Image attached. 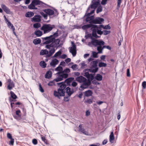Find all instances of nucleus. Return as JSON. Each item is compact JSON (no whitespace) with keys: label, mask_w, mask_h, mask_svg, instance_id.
Returning a JSON list of instances; mask_svg holds the SVG:
<instances>
[{"label":"nucleus","mask_w":146,"mask_h":146,"mask_svg":"<svg viewBox=\"0 0 146 146\" xmlns=\"http://www.w3.org/2000/svg\"><path fill=\"white\" fill-rule=\"evenodd\" d=\"M58 36V31H57L53 35L48 36L42 37V42L43 44H46L45 48L47 49H50L52 48L48 52L47 56L50 57L55 52V48H57L60 46L59 44L60 42L59 39H55Z\"/></svg>","instance_id":"f257e3e1"},{"label":"nucleus","mask_w":146,"mask_h":146,"mask_svg":"<svg viewBox=\"0 0 146 146\" xmlns=\"http://www.w3.org/2000/svg\"><path fill=\"white\" fill-rule=\"evenodd\" d=\"M105 44V42L101 39H93L91 42L88 43V45L90 46L97 47L98 53L99 54H102L103 53V46Z\"/></svg>","instance_id":"f03ea898"},{"label":"nucleus","mask_w":146,"mask_h":146,"mask_svg":"<svg viewBox=\"0 0 146 146\" xmlns=\"http://www.w3.org/2000/svg\"><path fill=\"white\" fill-rule=\"evenodd\" d=\"M44 11H40V14L43 16L44 19L46 20L47 18L48 15L50 16H52L53 17L57 16L58 14V13L57 10L55 9L54 11L50 9H47L43 10Z\"/></svg>","instance_id":"7ed1b4c3"},{"label":"nucleus","mask_w":146,"mask_h":146,"mask_svg":"<svg viewBox=\"0 0 146 146\" xmlns=\"http://www.w3.org/2000/svg\"><path fill=\"white\" fill-rule=\"evenodd\" d=\"M75 80L79 83H82L81 87L84 88H88L90 85V82L82 76L76 77Z\"/></svg>","instance_id":"20e7f679"},{"label":"nucleus","mask_w":146,"mask_h":146,"mask_svg":"<svg viewBox=\"0 0 146 146\" xmlns=\"http://www.w3.org/2000/svg\"><path fill=\"white\" fill-rule=\"evenodd\" d=\"M92 4L90 5V7H89L87 9V11L88 12L90 8L94 9L92 10L90 13H88L85 15L86 17H90L91 15L93 13L95 9L100 4V0H93L92 1Z\"/></svg>","instance_id":"39448f33"},{"label":"nucleus","mask_w":146,"mask_h":146,"mask_svg":"<svg viewBox=\"0 0 146 146\" xmlns=\"http://www.w3.org/2000/svg\"><path fill=\"white\" fill-rule=\"evenodd\" d=\"M93 28L92 31V36L94 37L97 38L99 36L97 35V33L100 35H102L103 33V31H102V28L99 26V25H94L93 27Z\"/></svg>","instance_id":"423d86ee"},{"label":"nucleus","mask_w":146,"mask_h":146,"mask_svg":"<svg viewBox=\"0 0 146 146\" xmlns=\"http://www.w3.org/2000/svg\"><path fill=\"white\" fill-rule=\"evenodd\" d=\"M98 63V62L97 60L92 61L90 62V68L89 69L90 72L96 73L97 72L98 70L97 65Z\"/></svg>","instance_id":"0eeeda50"},{"label":"nucleus","mask_w":146,"mask_h":146,"mask_svg":"<svg viewBox=\"0 0 146 146\" xmlns=\"http://www.w3.org/2000/svg\"><path fill=\"white\" fill-rule=\"evenodd\" d=\"M56 78L55 79L56 82L60 81L63 80V78H66L68 76V74L66 73H62L58 72L56 74Z\"/></svg>","instance_id":"6e6552de"},{"label":"nucleus","mask_w":146,"mask_h":146,"mask_svg":"<svg viewBox=\"0 0 146 146\" xmlns=\"http://www.w3.org/2000/svg\"><path fill=\"white\" fill-rule=\"evenodd\" d=\"M54 27V26L52 27L50 24H44L41 27V29L43 31L44 33H46L50 32Z\"/></svg>","instance_id":"1a4fd4ad"},{"label":"nucleus","mask_w":146,"mask_h":146,"mask_svg":"<svg viewBox=\"0 0 146 146\" xmlns=\"http://www.w3.org/2000/svg\"><path fill=\"white\" fill-rule=\"evenodd\" d=\"M65 92L64 91H62L58 89L57 91L54 90V96L56 97H57L59 99H60V97L63 96H64Z\"/></svg>","instance_id":"9d476101"},{"label":"nucleus","mask_w":146,"mask_h":146,"mask_svg":"<svg viewBox=\"0 0 146 146\" xmlns=\"http://www.w3.org/2000/svg\"><path fill=\"white\" fill-rule=\"evenodd\" d=\"M72 47L70 48V52L72 53L73 56H75L76 54V46L73 42H71Z\"/></svg>","instance_id":"9b49d317"},{"label":"nucleus","mask_w":146,"mask_h":146,"mask_svg":"<svg viewBox=\"0 0 146 146\" xmlns=\"http://www.w3.org/2000/svg\"><path fill=\"white\" fill-rule=\"evenodd\" d=\"M104 19L103 18L99 17L96 18L90 22L91 23L95 24H101L102 22L104 21Z\"/></svg>","instance_id":"f8f14e48"},{"label":"nucleus","mask_w":146,"mask_h":146,"mask_svg":"<svg viewBox=\"0 0 146 146\" xmlns=\"http://www.w3.org/2000/svg\"><path fill=\"white\" fill-rule=\"evenodd\" d=\"M8 83L7 88L9 90H11L13 88L15 87V85L11 79H9L7 80Z\"/></svg>","instance_id":"ddd939ff"},{"label":"nucleus","mask_w":146,"mask_h":146,"mask_svg":"<svg viewBox=\"0 0 146 146\" xmlns=\"http://www.w3.org/2000/svg\"><path fill=\"white\" fill-rule=\"evenodd\" d=\"M79 130L80 131L86 135H90V134L86 131L82 126V124H80L78 126Z\"/></svg>","instance_id":"4468645a"},{"label":"nucleus","mask_w":146,"mask_h":146,"mask_svg":"<svg viewBox=\"0 0 146 146\" xmlns=\"http://www.w3.org/2000/svg\"><path fill=\"white\" fill-rule=\"evenodd\" d=\"M32 3H33L35 6L38 5V7L44 6L45 5V3L39 0H33L32 1Z\"/></svg>","instance_id":"2eb2a0df"},{"label":"nucleus","mask_w":146,"mask_h":146,"mask_svg":"<svg viewBox=\"0 0 146 146\" xmlns=\"http://www.w3.org/2000/svg\"><path fill=\"white\" fill-rule=\"evenodd\" d=\"M41 21V17L39 15H35L31 19V21L33 22H40Z\"/></svg>","instance_id":"dca6fc26"},{"label":"nucleus","mask_w":146,"mask_h":146,"mask_svg":"<svg viewBox=\"0 0 146 146\" xmlns=\"http://www.w3.org/2000/svg\"><path fill=\"white\" fill-rule=\"evenodd\" d=\"M94 26V25L92 24H87L83 25L82 26V28L84 30H87L88 29L91 28V30L92 31L93 28V27Z\"/></svg>","instance_id":"f3484780"},{"label":"nucleus","mask_w":146,"mask_h":146,"mask_svg":"<svg viewBox=\"0 0 146 146\" xmlns=\"http://www.w3.org/2000/svg\"><path fill=\"white\" fill-rule=\"evenodd\" d=\"M1 7L4 11L7 14H10L11 13L9 8L4 4H2Z\"/></svg>","instance_id":"a211bd4d"},{"label":"nucleus","mask_w":146,"mask_h":146,"mask_svg":"<svg viewBox=\"0 0 146 146\" xmlns=\"http://www.w3.org/2000/svg\"><path fill=\"white\" fill-rule=\"evenodd\" d=\"M58 85L60 87L59 88L60 90L62 91H64L65 88L66 87V85L65 84V82H61L58 83H57Z\"/></svg>","instance_id":"6ab92c4d"},{"label":"nucleus","mask_w":146,"mask_h":146,"mask_svg":"<svg viewBox=\"0 0 146 146\" xmlns=\"http://www.w3.org/2000/svg\"><path fill=\"white\" fill-rule=\"evenodd\" d=\"M66 93L69 96H70L74 92L73 90L71 89L70 87H68L65 89Z\"/></svg>","instance_id":"aec40b11"},{"label":"nucleus","mask_w":146,"mask_h":146,"mask_svg":"<svg viewBox=\"0 0 146 146\" xmlns=\"http://www.w3.org/2000/svg\"><path fill=\"white\" fill-rule=\"evenodd\" d=\"M59 62L58 60L56 58L52 60L50 63V64L52 66L54 67L56 66L57 64Z\"/></svg>","instance_id":"412c9836"},{"label":"nucleus","mask_w":146,"mask_h":146,"mask_svg":"<svg viewBox=\"0 0 146 146\" xmlns=\"http://www.w3.org/2000/svg\"><path fill=\"white\" fill-rule=\"evenodd\" d=\"M94 18V15L90 17H86V18L85 19V21L86 22H89L90 24H92V23H91L90 22L92 21Z\"/></svg>","instance_id":"4be33fe9"},{"label":"nucleus","mask_w":146,"mask_h":146,"mask_svg":"<svg viewBox=\"0 0 146 146\" xmlns=\"http://www.w3.org/2000/svg\"><path fill=\"white\" fill-rule=\"evenodd\" d=\"M114 139V136L113 134V132H111V134L110 136V142L113 143V141Z\"/></svg>","instance_id":"5701e85b"},{"label":"nucleus","mask_w":146,"mask_h":146,"mask_svg":"<svg viewBox=\"0 0 146 146\" xmlns=\"http://www.w3.org/2000/svg\"><path fill=\"white\" fill-rule=\"evenodd\" d=\"M84 94L85 96L89 97L92 95V93L91 90H88L84 92Z\"/></svg>","instance_id":"b1692460"},{"label":"nucleus","mask_w":146,"mask_h":146,"mask_svg":"<svg viewBox=\"0 0 146 146\" xmlns=\"http://www.w3.org/2000/svg\"><path fill=\"white\" fill-rule=\"evenodd\" d=\"M95 79L97 81H100L102 80V76L100 74H97L95 76Z\"/></svg>","instance_id":"393cba45"},{"label":"nucleus","mask_w":146,"mask_h":146,"mask_svg":"<svg viewBox=\"0 0 146 146\" xmlns=\"http://www.w3.org/2000/svg\"><path fill=\"white\" fill-rule=\"evenodd\" d=\"M41 42V40L39 38L35 39L33 41V43L35 45L40 44Z\"/></svg>","instance_id":"a878e982"},{"label":"nucleus","mask_w":146,"mask_h":146,"mask_svg":"<svg viewBox=\"0 0 146 146\" xmlns=\"http://www.w3.org/2000/svg\"><path fill=\"white\" fill-rule=\"evenodd\" d=\"M52 76L51 71L50 70L48 71L45 75V78H50Z\"/></svg>","instance_id":"bb28decb"},{"label":"nucleus","mask_w":146,"mask_h":146,"mask_svg":"<svg viewBox=\"0 0 146 146\" xmlns=\"http://www.w3.org/2000/svg\"><path fill=\"white\" fill-rule=\"evenodd\" d=\"M28 8L31 9H37V8L35 7V6L33 3H32V2L31 4L28 6Z\"/></svg>","instance_id":"cd10ccee"},{"label":"nucleus","mask_w":146,"mask_h":146,"mask_svg":"<svg viewBox=\"0 0 146 146\" xmlns=\"http://www.w3.org/2000/svg\"><path fill=\"white\" fill-rule=\"evenodd\" d=\"M34 15V13L32 12H28L25 14V16L26 17H30Z\"/></svg>","instance_id":"c85d7f7f"},{"label":"nucleus","mask_w":146,"mask_h":146,"mask_svg":"<svg viewBox=\"0 0 146 146\" xmlns=\"http://www.w3.org/2000/svg\"><path fill=\"white\" fill-rule=\"evenodd\" d=\"M74 79V78L73 77H70L66 79L64 82L66 83L67 84L70 83Z\"/></svg>","instance_id":"c756f323"},{"label":"nucleus","mask_w":146,"mask_h":146,"mask_svg":"<svg viewBox=\"0 0 146 146\" xmlns=\"http://www.w3.org/2000/svg\"><path fill=\"white\" fill-rule=\"evenodd\" d=\"M34 33L35 35L37 37H40L42 35V32L39 30L35 31Z\"/></svg>","instance_id":"7c9ffc66"},{"label":"nucleus","mask_w":146,"mask_h":146,"mask_svg":"<svg viewBox=\"0 0 146 146\" xmlns=\"http://www.w3.org/2000/svg\"><path fill=\"white\" fill-rule=\"evenodd\" d=\"M87 78L88 79L87 80H89L91 82V81L94 78V75H93L92 74H90Z\"/></svg>","instance_id":"2f4dec72"},{"label":"nucleus","mask_w":146,"mask_h":146,"mask_svg":"<svg viewBox=\"0 0 146 146\" xmlns=\"http://www.w3.org/2000/svg\"><path fill=\"white\" fill-rule=\"evenodd\" d=\"M48 53V51L47 50H42L40 52V54L42 55H47Z\"/></svg>","instance_id":"473e14b6"},{"label":"nucleus","mask_w":146,"mask_h":146,"mask_svg":"<svg viewBox=\"0 0 146 146\" xmlns=\"http://www.w3.org/2000/svg\"><path fill=\"white\" fill-rule=\"evenodd\" d=\"M11 95V98H12L13 99H15L17 98V96L12 91H11L10 92Z\"/></svg>","instance_id":"72a5a7b5"},{"label":"nucleus","mask_w":146,"mask_h":146,"mask_svg":"<svg viewBox=\"0 0 146 146\" xmlns=\"http://www.w3.org/2000/svg\"><path fill=\"white\" fill-rule=\"evenodd\" d=\"M39 64L43 68H45L46 67V64L44 61H40V62Z\"/></svg>","instance_id":"f704fd0d"},{"label":"nucleus","mask_w":146,"mask_h":146,"mask_svg":"<svg viewBox=\"0 0 146 146\" xmlns=\"http://www.w3.org/2000/svg\"><path fill=\"white\" fill-rule=\"evenodd\" d=\"M56 82L55 79L52 81H50L48 84V85L49 86H52L55 85V82Z\"/></svg>","instance_id":"c9c22d12"},{"label":"nucleus","mask_w":146,"mask_h":146,"mask_svg":"<svg viewBox=\"0 0 146 146\" xmlns=\"http://www.w3.org/2000/svg\"><path fill=\"white\" fill-rule=\"evenodd\" d=\"M99 26L105 29H110L109 25H107L105 26H104L103 25H99Z\"/></svg>","instance_id":"e433bc0d"},{"label":"nucleus","mask_w":146,"mask_h":146,"mask_svg":"<svg viewBox=\"0 0 146 146\" xmlns=\"http://www.w3.org/2000/svg\"><path fill=\"white\" fill-rule=\"evenodd\" d=\"M55 70L58 71V72L62 73L63 71V68L61 66H58L56 68Z\"/></svg>","instance_id":"4c0bfd02"},{"label":"nucleus","mask_w":146,"mask_h":146,"mask_svg":"<svg viewBox=\"0 0 146 146\" xmlns=\"http://www.w3.org/2000/svg\"><path fill=\"white\" fill-rule=\"evenodd\" d=\"M62 53V51L60 50L57 52H56L53 56V57H56L57 56L60 55Z\"/></svg>","instance_id":"58836bf2"},{"label":"nucleus","mask_w":146,"mask_h":146,"mask_svg":"<svg viewBox=\"0 0 146 146\" xmlns=\"http://www.w3.org/2000/svg\"><path fill=\"white\" fill-rule=\"evenodd\" d=\"M107 66V64L103 62H100L98 64V66L101 67H105Z\"/></svg>","instance_id":"ea45409f"},{"label":"nucleus","mask_w":146,"mask_h":146,"mask_svg":"<svg viewBox=\"0 0 146 146\" xmlns=\"http://www.w3.org/2000/svg\"><path fill=\"white\" fill-rule=\"evenodd\" d=\"M93 99H88L84 101V103L91 104L92 103Z\"/></svg>","instance_id":"a19ab883"},{"label":"nucleus","mask_w":146,"mask_h":146,"mask_svg":"<svg viewBox=\"0 0 146 146\" xmlns=\"http://www.w3.org/2000/svg\"><path fill=\"white\" fill-rule=\"evenodd\" d=\"M70 72V70L69 68H66L63 70L62 73H66L68 74V73Z\"/></svg>","instance_id":"79ce46f5"},{"label":"nucleus","mask_w":146,"mask_h":146,"mask_svg":"<svg viewBox=\"0 0 146 146\" xmlns=\"http://www.w3.org/2000/svg\"><path fill=\"white\" fill-rule=\"evenodd\" d=\"M41 138L42 141H43L45 144H47L48 143L47 140L46 139L45 137L41 135Z\"/></svg>","instance_id":"37998d69"},{"label":"nucleus","mask_w":146,"mask_h":146,"mask_svg":"<svg viewBox=\"0 0 146 146\" xmlns=\"http://www.w3.org/2000/svg\"><path fill=\"white\" fill-rule=\"evenodd\" d=\"M33 26L34 28H38L40 27L41 25L40 23H37L34 24Z\"/></svg>","instance_id":"c03bdc74"},{"label":"nucleus","mask_w":146,"mask_h":146,"mask_svg":"<svg viewBox=\"0 0 146 146\" xmlns=\"http://www.w3.org/2000/svg\"><path fill=\"white\" fill-rule=\"evenodd\" d=\"M92 35L91 34H88L87 35H86L85 36V38L86 39H87L88 38H90L91 39H92V40L93 39H94L92 37Z\"/></svg>","instance_id":"a18cd8bd"},{"label":"nucleus","mask_w":146,"mask_h":146,"mask_svg":"<svg viewBox=\"0 0 146 146\" xmlns=\"http://www.w3.org/2000/svg\"><path fill=\"white\" fill-rule=\"evenodd\" d=\"M102 7L101 6L98 7L96 11V13H98L101 12L102 11Z\"/></svg>","instance_id":"49530a36"},{"label":"nucleus","mask_w":146,"mask_h":146,"mask_svg":"<svg viewBox=\"0 0 146 146\" xmlns=\"http://www.w3.org/2000/svg\"><path fill=\"white\" fill-rule=\"evenodd\" d=\"M16 115H18L19 116L21 117V111L20 110H18L16 111L15 112Z\"/></svg>","instance_id":"de8ad7c7"},{"label":"nucleus","mask_w":146,"mask_h":146,"mask_svg":"<svg viewBox=\"0 0 146 146\" xmlns=\"http://www.w3.org/2000/svg\"><path fill=\"white\" fill-rule=\"evenodd\" d=\"M74 76V77H79L80 76V73L78 72H75L73 73Z\"/></svg>","instance_id":"09e8293b"},{"label":"nucleus","mask_w":146,"mask_h":146,"mask_svg":"<svg viewBox=\"0 0 146 146\" xmlns=\"http://www.w3.org/2000/svg\"><path fill=\"white\" fill-rule=\"evenodd\" d=\"M98 52H92V55L93 56L94 58H97L98 57Z\"/></svg>","instance_id":"8fccbe9b"},{"label":"nucleus","mask_w":146,"mask_h":146,"mask_svg":"<svg viewBox=\"0 0 146 146\" xmlns=\"http://www.w3.org/2000/svg\"><path fill=\"white\" fill-rule=\"evenodd\" d=\"M14 118L18 120H19L20 119L21 117L18 115H15V114H12Z\"/></svg>","instance_id":"3c124183"},{"label":"nucleus","mask_w":146,"mask_h":146,"mask_svg":"<svg viewBox=\"0 0 146 146\" xmlns=\"http://www.w3.org/2000/svg\"><path fill=\"white\" fill-rule=\"evenodd\" d=\"M11 140L9 142V145H13L14 143V139L13 138L10 139Z\"/></svg>","instance_id":"603ef678"},{"label":"nucleus","mask_w":146,"mask_h":146,"mask_svg":"<svg viewBox=\"0 0 146 146\" xmlns=\"http://www.w3.org/2000/svg\"><path fill=\"white\" fill-rule=\"evenodd\" d=\"M110 31L105 30L104 31H103V34L105 35H106L108 34H109L110 33Z\"/></svg>","instance_id":"864d4df0"},{"label":"nucleus","mask_w":146,"mask_h":146,"mask_svg":"<svg viewBox=\"0 0 146 146\" xmlns=\"http://www.w3.org/2000/svg\"><path fill=\"white\" fill-rule=\"evenodd\" d=\"M142 88L143 89H145L146 88V82L143 81L142 83Z\"/></svg>","instance_id":"5fc2aeb1"},{"label":"nucleus","mask_w":146,"mask_h":146,"mask_svg":"<svg viewBox=\"0 0 146 146\" xmlns=\"http://www.w3.org/2000/svg\"><path fill=\"white\" fill-rule=\"evenodd\" d=\"M70 96H69L68 95V96H67L66 97H64V101L65 102L68 101L69 100V97Z\"/></svg>","instance_id":"6e6d98bb"},{"label":"nucleus","mask_w":146,"mask_h":146,"mask_svg":"<svg viewBox=\"0 0 146 146\" xmlns=\"http://www.w3.org/2000/svg\"><path fill=\"white\" fill-rule=\"evenodd\" d=\"M39 89L40 91L41 92H44V90L42 88V87L41 86V85L40 83H39Z\"/></svg>","instance_id":"4d7b16f0"},{"label":"nucleus","mask_w":146,"mask_h":146,"mask_svg":"<svg viewBox=\"0 0 146 146\" xmlns=\"http://www.w3.org/2000/svg\"><path fill=\"white\" fill-rule=\"evenodd\" d=\"M103 50L105 48H106L107 49L109 50H111V47L108 45L106 46V45H104V46H103Z\"/></svg>","instance_id":"13d9d810"},{"label":"nucleus","mask_w":146,"mask_h":146,"mask_svg":"<svg viewBox=\"0 0 146 146\" xmlns=\"http://www.w3.org/2000/svg\"><path fill=\"white\" fill-rule=\"evenodd\" d=\"M77 65L76 64H74L72 66L71 68L73 70H76L77 68Z\"/></svg>","instance_id":"bf43d9fd"},{"label":"nucleus","mask_w":146,"mask_h":146,"mask_svg":"<svg viewBox=\"0 0 146 146\" xmlns=\"http://www.w3.org/2000/svg\"><path fill=\"white\" fill-rule=\"evenodd\" d=\"M32 143L34 145H36L37 143V141L36 139H33L32 140Z\"/></svg>","instance_id":"052dcab7"},{"label":"nucleus","mask_w":146,"mask_h":146,"mask_svg":"<svg viewBox=\"0 0 146 146\" xmlns=\"http://www.w3.org/2000/svg\"><path fill=\"white\" fill-rule=\"evenodd\" d=\"M127 76L128 77L130 76V73L129 70V68L127 69Z\"/></svg>","instance_id":"680f3d73"},{"label":"nucleus","mask_w":146,"mask_h":146,"mask_svg":"<svg viewBox=\"0 0 146 146\" xmlns=\"http://www.w3.org/2000/svg\"><path fill=\"white\" fill-rule=\"evenodd\" d=\"M7 137L9 139H11L13 138L11 134L9 133H7Z\"/></svg>","instance_id":"e2e57ef3"},{"label":"nucleus","mask_w":146,"mask_h":146,"mask_svg":"<svg viewBox=\"0 0 146 146\" xmlns=\"http://www.w3.org/2000/svg\"><path fill=\"white\" fill-rule=\"evenodd\" d=\"M72 86L74 87H76L77 85V83L75 81H73L72 84Z\"/></svg>","instance_id":"0e129e2a"},{"label":"nucleus","mask_w":146,"mask_h":146,"mask_svg":"<svg viewBox=\"0 0 146 146\" xmlns=\"http://www.w3.org/2000/svg\"><path fill=\"white\" fill-rule=\"evenodd\" d=\"M100 145V144L99 143H96V144H91L90 146H99Z\"/></svg>","instance_id":"69168bd1"},{"label":"nucleus","mask_w":146,"mask_h":146,"mask_svg":"<svg viewBox=\"0 0 146 146\" xmlns=\"http://www.w3.org/2000/svg\"><path fill=\"white\" fill-rule=\"evenodd\" d=\"M7 24L8 26V27L9 28L10 27H11L12 26H13V25L9 21L8 22V23H7Z\"/></svg>","instance_id":"338daca9"},{"label":"nucleus","mask_w":146,"mask_h":146,"mask_svg":"<svg viewBox=\"0 0 146 146\" xmlns=\"http://www.w3.org/2000/svg\"><path fill=\"white\" fill-rule=\"evenodd\" d=\"M106 58V56L102 55L100 57V59L101 60H104Z\"/></svg>","instance_id":"774afa93"}]
</instances>
